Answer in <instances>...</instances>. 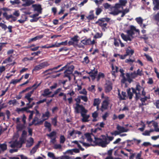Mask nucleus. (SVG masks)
I'll use <instances>...</instances> for the list:
<instances>
[{
    "label": "nucleus",
    "mask_w": 159,
    "mask_h": 159,
    "mask_svg": "<svg viewBox=\"0 0 159 159\" xmlns=\"http://www.w3.org/2000/svg\"><path fill=\"white\" fill-rule=\"evenodd\" d=\"M102 138L95 137V140L93 142L95 145L101 146L102 148H105L107 146L110 141L113 140L114 137L108 136L107 134V137L104 135H101Z\"/></svg>",
    "instance_id": "f257e3e1"
},
{
    "label": "nucleus",
    "mask_w": 159,
    "mask_h": 159,
    "mask_svg": "<svg viewBox=\"0 0 159 159\" xmlns=\"http://www.w3.org/2000/svg\"><path fill=\"white\" fill-rule=\"evenodd\" d=\"M81 110L80 114L81 116L82 117L81 121L82 122H88L89 121L88 119L89 117V115H87L85 114L87 112V110L82 105H80L78 104H76V106L75 108V112L76 113H79V108Z\"/></svg>",
    "instance_id": "f03ea898"
},
{
    "label": "nucleus",
    "mask_w": 159,
    "mask_h": 159,
    "mask_svg": "<svg viewBox=\"0 0 159 159\" xmlns=\"http://www.w3.org/2000/svg\"><path fill=\"white\" fill-rule=\"evenodd\" d=\"M62 66V64H60L53 68L47 69L44 71L43 72V73L45 74L47 73L46 74V75H48L53 74L55 73H56L57 72L62 71L63 70V69L64 68V67H62L59 70H57L60 67Z\"/></svg>",
    "instance_id": "7ed1b4c3"
},
{
    "label": "nucleus",
    "mask_w": 159,
    "mask_h": 159,
    "mask_svg": "<svg viewBox=\"0 0 159 159\" xmlns=\"http://www.w3.org/2000/svg\"><path fill=\"white\" fill-rule=\"evenodd\" d=\"M110 20L108 18H101L98 19V20L96 22L95 24H98L99 26L101 27L102 29H107L106 27L107 25V23Z\"/></svg>",
    "instance_id": "20e7f679"
},
{
    "label": "nucleus",
    "mask_w": 159,
    "mask_h": 159,
    "mask_svg": "<svg viewBox=\"0 0 159 159\" xmlns=\"http://www.w3.org/2000/svg\"><path fill=\"white\" fill-rule=\"evenodd\" d=\"M49 64L47 62H44L41 63L39 65L35 66L34 69L32 70V72H33L34 71H38L45 67H47L49 66Z\"/></svg>",
    "instance_id": "39448f33"
},
{
    "label": "nucleus",
    "mask_w": 159,
    "mask_h": 159,
    "mask_svg": "<svg viewBox=\"0 0 159 159\" xmlns=\"http://www.w3.org/2000/svg\"><path fill=\"white\" fill-rule=\"evenodd\" d=\"M112 89V84L110 81H106L104 86V91L106 93L110 92Z\"/></svg>",
    "instance_id": "423d86ee"
},
{
    "label": "nucleus",
    "mask_w": 159,
    "mask_h": 159,
    "mask_svg": "<svg viewBox=\"0 0 159 159\" xmlns=\"http://www.w3.org/2000/svg\"><path fill=\"white\" fill-rule=\"evenodd\" d=\"M3 16L7 20H9L10 18H11V20L10 22H12V21H15L17 19L16 17L12 15H8L7 12H4L3 13Z\"/></svg>",
    "instance_id": "0eeeda50"
},
{
    "label": "nucleus",
    "mask_w": 159,
    "mask_h": 159,
    "mask_svg": "<svg viewBox=\"0 0 159 159\" xmlns=\"http://www.w3.org/2000/svg\"><path fill=\"white\" fill-rule=\"evenodd\" d=\"M79 36L77 35H75L73 37L71 38L70 39L71 40L69 41L68 43V45L69 46L74 45L75 43H77L79 41Z\"/></svg>",
    "instance_id": "6e6552de"
},
{
    "label": "nucleus",
    "mask_w": 159,
    "mask_h": 159,
    "mask_svg": "<svg viewBox=\"0 0 159 159\" xmlns=\"http://www.w3.org/2000/svg\"><path fill=\"white\" fill-rule=\"evenodd\" d=\"M109 104V103L107 100H105L103 101L102 103V106L100 109L101 111L103 112L104 110L107 109Z\"/></svg>",
    "instance_id": "1a4fd4ad"
},
{
    "label": "nucleus",
    "mask_w": 159,
    "mask_h": 159,
    "mask_svg": "<svg viewBox=\"0 0 159 159\" xmlns=\"http://www.w3.org/2000/svg\"><path fill=\"white\" fill-rule=\"evenodd\" d=\"M32 6L34 9V11H37L39 13H41L42 8L41 5L34 4Z\"/></svg>",
    "instance_id": "9d476101"
},
{
    "label": "nucleus",
    "mask_w": 159,
    "mask_h": 159,
    "mask_svg": "<svg viewBox=\"0 0 159 159\" xmlns=\"http://www.w3.org/2000/svg\"><path fill=\"white\" fill-rule=\"evenodd\" d=\"M73 72L71 71L70 70H66L64 71V77L65 78L66 77L68 78L69 80H71V75H73L74 76V74H72Z\"/></svg>",
    "instance_id": "9b49d317"
},
{
    "label": "nucleus",
    "mask_w": 159,
    "mask_h": 159,
    "mask_svg": "<svg viewBox=\"0 0 159 159\" xmlns=\"http://www.w3.org/2000/svg\"><path fill=\"white\" fill-rule=\"evenodd\" d=\"M63 67H64L63 69V70H70L72 72H73L74 69L75 68L74 66L73 65H71L69 63L67 64Z\"/></svg>",
    "instance_id": "f8f14e48"
},
{
    "label": "nucleus",
    "mask_w": 159,
    "mask_h": 159,
    "mask_svg": "<svg viewBox=\"0 0 159 159\" xmlns=\"http://www.w3.org/2000/svg\"><path fill=\"white\" fill-rule=\"evenodd\" d=\"M153 3L154 5L153 9L154 11L159 10V0H152Z\"/></svg>",
    "instance_id": "ddd939ff"
},
{
    "label": "nucleus",
    "mask_w": 159,
    "mask_h": 159,
    "mask_svg": "<svg viewBox=\"0 0 159 159\" xmlns=\"http://www.w3.org/2000/svg\"><path fill=\"white\" fill-rule=\"evenodd\" d=\"M116 129L119 131L120 133L127 132L129 130L128 129H125V127L123 126H121L119 125H117Z\"/></svg>",
    "instance_id": "4468645a"
},
{
    "label": "nucleus",
    "mask_w": 159,
    "mask_h": 159,
    "mask_svg": "<svg viewBox=\"0 0 159 159\" xmlns=\"http://www.w3.org/2000/svg\"><path fill=\"white\" fill-rule=\"evenodd\" d=\"M81 42L84 45H90V38H85L81 40Z\"/></svg>",
    "instance_id": "2eb2a0df"
},
{
    "label": "nucleus",
    "mask_w": 159,
    "mask_h": 159,
    "mask_svg": "<svg viewBox=\"0 0 159 159\" xmlns=\"http://www.w3.org/2000/svg\"><path fill=\"white\" fill-rule=\"evenodd\" d=\"M41 143V141H39L38 143L32 148L30 152L33 154L35 153L36 152V151L38 148Z\"/></svg>",
    "instance_id": "dca6fc26"
},
{
    "label": "nucleus",
    "mask_w": 159,
    "mask_h": 159,
    "mask_svg": "<svg viewBox=\"0 0 159 159\" xmlns=\"http://www.w3.org/2000/svg\"><path fill=\"white\" fill-rule=\"evenodd\" d=\"M118 97L120 100H124L125 99V98L126 97V93L125 92L122 91L121 92V94L123 96V97H122V96L121 95L119 90H118Z\"/></svg>",
    "instance_id": "f3484780"
},
{
    "label": "nucleus",
    "mask_w": 159,
    "mask_h": 159,
    "mask_svg": "<svg viewBox=\"0 0 159 159\" xmlns=\"http://www.w3.org/2000/svg\"><path fill=\"white\" fill-rule=\"evenodd\" d=\"M84 135L88 141L92 142L93 141V139L91 138V135L93 136V134L92 133H86Z\"/></svg>",
    "instance_id": "a211bd4d"
},
{
    "label": "nucleus",
    "mask_w": 159,
    "mask_h": 159,
    "mask_svg": "<svg viewBox=\"0 0 159 159\" xmlns=\"http://www.w3.org/2000/svg\"><path fill=\"white\" fill-rule=\"evenodd\" d=\"M121 36L122 38L125 41H127L128 40L131 41V39L128 35H126L124 33H122L121 34Z\"/></svg>",
    "instance_id": "6ab92c4d"
},
{
    "label": "nucleus",
    "mask_w": 159,
    "mask_h": 159,
    "mask_svg": "<svg viewBox=\"0 0 159 159\" xmlns=\"http://www.w3.org/2000/svg\"><path fill=\"white\" fill-rule=\"evenodd\" d=\"M34 140L33 139L32 137H30L29 139V140L27 141L26 146L28 147H30L32 146L34 144Z\"/></svg>",
    "instance_id": "aec40b11"
},
{
    "label": "nucleus",
    "mask_w": 159,
    "mask_h": 159,
    "mask_svg": "<svg viewBox=\"0 0 159 159\" xmlns=\"http://www.w3.org/2000/svg\"><path fill=\"white\" fill-rule=\"evenodd\" d=\"M111 67L112 70V74L113 75H115V73L118 72V67L116 66L115 67L113 64H111Z\"/></svg>",
    "instance_id": "412c9836"
},
{
    "label": "nucleus",
    "mask_w": 159,
    "mask_h": 159,
    "mask_svg": "<svg viewBox=\"0 0 159 159\" xmlns=\"http://www.w3.org/2000/svg\"><path fill=\"white\" fill-rule=\"evenodd\" d=\"M50 116V113L49 112L47 111H46L44 113L42 114V118L44 119H46V120H48Z\"/></svg>",
    "instance_id": "4be33fe9"
},
{
    "label": "nucleus",
    "mask_w": 159,
    "mask_h": 159,
    "mask_svg": "<svg viewBox=\"0 0 159 159\" xmlns=\"http://www.w3.org/2000/svg\"><path fill=\"white\" fill-rule=\"evenodd\" d=\"M51 93V92L49 91L48 89H45L43 92V93L42 94V95L44 97H46L49 95H50Z\"/></svg>",
    "instance_id": "5701e85b"
},
{
    "label": "nucleus",
    "mask_w": 159,
    "mask_h": 159,
    "mask_svg": "<svg viewBox=\"0 0 159 159\" xmlns=\"http://www.w3.org/2000/svg\"><path fill=\"white\" fill-rule=\"evenodd\" d=\"M97 73L98 71L96 70L94 71V72L92 71H90L89 73V74L90 75V76L92 77V79L93 80L95 79V76L97 75Z\"/></svg>",
    "instance_id": "b1692460"
},
{
    "label": "nucleus",
    "mask_w": 159,
    "mask_h": 159,
    "mask_svg": "<svg viewBox=\"0 0 159 159\" xmlns=\"http://www.w3.org/2000/svg\"><path fill=\"white\" fill-rule=\"evenodd\" d=\"M93 11H90V14L87 17V18L89 20H93L94 18Z\"/></svg>",
    "instance_id": "393cba45"
},
{
    "label": "nucleus",
    "mask_w": 159,
    "mask_h": 159,
    "mask_svg": "<svg viewBox=\"0 0 159 159\" xmlns=\"http://www.w3.org/2000/svg\"><path fill=\"white\" fill-rule=\"evenodd\" d=\"M134 53V51L133 49L129 50V49L126 50L125 54L127 56L130 55L131 56Z\"/></svg>",
    "instance_id": "a878e982"
},
{
    "label": "nucleus",
    "mask_w": 159,
    "mask_h": 159,
    "mask_svg": "<svg viewBox=\"0 0 159 159\" xmlns=\"http://www.w3.org/2000/svg\"><path fill=\"white\" fill-rule=\"evenodd\" d=\"M100 102L101 101L99 98H95L93 101V105L94 106H99Z\"/></svg>",
    "instance_id": "bb28decb"
},
{
    "label": "nucleus",
    "mask_w": 159,
    "mask_h": 159,
    "mask_svg": "<svg viewBox=\"0 0 159 159\" xmlns=\"http://www.w3.org/2000/svg\"><path fill=\"white\" fill-rule=\"evenodd\" d=\"M52 123L54 126H56L57 125V116H55L53 118H51Z\"/></svg>",
    "instance_id": "cd10ccee"
},
{
    "label": "nucleus",
    "mask_w": 159,
    "mask_h": 159,
    "mask_svg": "<svg viewBox=\"0 0 159 159\" xmlns=\"http://www.w3.org/2000/svg\"><path fill=\"white\" fill-rule=\"evenodd\" d=\"M24 124H19L18 125L17 127L16 128L19 131H21L22 129H24L25 128V125Z\"/></svg>",
    "instance_id": "c85d7f7f"
},
{
    "label": "nucleus",
    "mask_w": 159,
    "mask_h": 159,
    "mask_svg": "<svg viewBox=\"0 0 159 159\" xmlns=\"http://www.w3.org/2000/svg\"><path fill=\"white\" fill-rule=\"evenodd\" d=\"M127 92L129 99H131L132 98L133 94V93L131 92V89L129 88L127 89Z\"/></svg>",
    "instance_id": "c756f323"
},
{
    "label": "nucleus",
    "mask_w": 159,
    "mask_h": 159,
    "mask_svg": "<svg viewBox=\"0 0 159 159\" xmlns=\"http://www.w3.org/2000/svg\"><path fill=\"white\" fill-rule=\"evenodd\" d=\"M34 89H33L31 91H30V92L27 93H26L25 94V98L27 99L28 98H30L32 94L34 93Z\"/></svg>",
    "instance_id": "7c9ffc66"
},
{
    "label": "nucleus",
    "mask_w": 159,
    "mask_h": 159,
    "mask_svg": "<svg viewBox=\"0 0 159 159\" xmlns=\"http://www.w3.org/2000/svg\"><path fill=\"white\" fill-rule=\"evenodd\" d=\"M126 76L127 79V81L129 83H131L133 81V79L131 78L130 74L127 73L126 74Z\"/></svg>",
    "instance_id": "2f4dec72"
},
{
    "label": "nucleus",
    "mask_w": 159,
    "mask_h": 159,
    "mask_svg": "<svg viewBox=\"0 0 159 159\" xmlns=\"http://www.w3.org/2000/svg\"><path fill=\"white\" fill-rule=\"evenodd\" d=\"M142 88L140 85L139 83H137L136 85L135 88L137 91H138V93L139 94H140V91Z\"/></svg>",
    "instance_id": "473e14b6"
},
{
    "label": "nucleus",
    "mask_w": 159,
    "mask_h": 159,
    "mask_svg": "<svg viewBox=\"0 0 159 159\" xmlns=\"http://www.w3.org/2000/svg\"><path fill=\"white\" fill-rule=\"evenodd\" d=\"M144 56L145 57L148 61H150L152 63L153 62L152 57L146 54H144Z\"/></svg>",
    "instance_id": "72a5a7b5"
},
{
    "label": "nucleus",
    "mask_w": 159,
    "mask_h": 159,
    "mask_svg": "<svg viewBox=\"0 0 159 159\" xmlns=\"http://www.w3.org/2000/svg\"><path fill=\"white\" fill-rule=\"evenodd\" d=\"M89 62V60L88 56H86L84 58L83 60L82 61V62L83 64H88Z\"/></svg>",
    "instance_id": "f704fd0d"
},
{
    "label": "nucleus",
    "mask_w": 159,
    "mask_h": 159,
    "mask_svg": "<svg viewBox=\"0 0 159 159\" xmlns=\"http://www.w3.org/2000/svg\"><path fill=\"white\" fill-rule=\"evenodd\" d=\"M0 148L3 151L6 150L7 149V145L5 143L0 144Z\"/></svg>",
    "instance_id": "c9c22d12"
},
{
    "label": "nucleus",
    "mask_w": 159,
    "mask_h": 159,
    "mask_svg": "<svg viewBox=\"0 0 159 159\" xmlns=\"http://www.w3.org/2000/svg\"><path fill=\"white\" fill-rule=\"evenodd\" d=\"M27 109H28V108L27 107H24L21 108H17L16 109V111L19 113L20 112H23V111H25V110H27Z\"/></svg>",
    "instance_id": "e433bc0d"
},
{
    "label": "nucleus",
    "mask_w": 159,
    "mask_h": 159,
    "mask_svg": "<svg viewBox=\"0 0 159 159\" xmlns=\"http://www.w3.org/2000/svg\"><path fill=\"white\" fill-rule=\"evenodd\" d=\"M57 134L56 132L55 131H53L50 133L49 134H47V136L50 137V138H51L52 137L55 136H56Z\"/></svg>",
    "instance_id": "4c0bfd02"
},
{
    "label": "nucleus",
    "mask_w": 159,
    "mask_h": 159,
    "mask_svg": "<svg viewBox=\"0 0 159 159\" xmlns=\"http://www.w3.org/2000/svg\"><path fill=\"white\" fill-rule=\"evenodd\" d=\"M120 11L115 9L113 11L110 12V14L114 16L117 15L120 13V12H119Z\"/></svg>",
    "instance_id": "58836bf2"
},
{
    "label": "nucleus",
    "mask_w": 159,
    "mask_h": 159,
    "mask_svg": "<svg viewBox=\"0 0 159 159\" xmlns=\"http://www.w3.org/2000/svg\"><path fill=\"white\" fill-rule=\"evenodd\" d=\"M135 20L138 24L140 25L142 24L143 20L141 17H139L136 18Z\"/></svg>",
    "instance_id": "ea45409f"
},
{
    "label": "nucleus",
    "mask_w": 159,
    "mask_h": 159,
    "mask_svg": "<svg viewBox=\"0 0 159 159\" xmlns=\"http://www.w3.org/2000/svg\"><path fill=\"white\" fill-rule=\"evenodd\" d=\"M126 32L129 37H132L133 35H134V33L133 31L131 30H128L126 31Z\"/></svg>",
    "instance_id": "a19ab883"
},
{
    "label": "nucleus",
    "mask_w": 159,
    "mask_h": 159,
    "mask_svg": "<svg viewBox=\"0 0 159 159\" xmlns=\"http://www.w3.org/2000/svg\"><path fill=\"white\" fill-rule=\"evenodd\" d=\"M119 2L121 6H124L127 3V0H119Z\"/></svg>",
    "instance_id": "79ce46f5"
},
{
    "label": "nucleus",
    "mask_w": 159,
    "mask_h": 159,
    "mask_svg": "<svg viewBox=\"0 0 159 159\" xmlns=\"http://www.w3.org/2000/svg\"><path fill=\"white\" fill-rule=\"evenodd\" d=\"M102 35V33L100 34L99 33H97L96 34L93 36V38L95 39L99 38H101Z\"/></svg>",
    "instance_id": "37998d69"
},
{
    "label": "nucleus",
    "mask_w": 159,
    "mask_h": 159,
    "mask_svg": "<svg viewBox=\"0 0 159 159\" xmlns=\"http://www.w3.org/2000/svg\"><path fill=\"white\" fill-rule=\"evenodd\" d=\"M153 18L155 20L159 21V11L153 16Z\"/></svg>",
    "instance_id": "c03bdc74"
},
{
    "label": "nucleus",
    "mask_w": 159,
    "mask_h": 159,
    "mask_svg": "<svg viewBox=\"0 0 159 159\" xmlns=\"http://www.w3.org/2000/svg\"><path fill=\"white\" fill-rule=\"evenodd\" d=\"M12 57V55H11L10 57L6 59L4 61H3V63H7V62H9L12 61V59L11 58V57Z\"/></svg>",
    "instance_id": "a18cd8bd"
},
{
    "label": "nucleus",
    "mask_w": 159,
    "mask_h": 159,
    "mask_svg": "<svg viewBox=\"0 0 159 159\" xmlns=\"http://www.w3.org/2000/svg\"><path fill=\"white\" fill-rule=\"evenodd\" d=\"M69 50V48H68L66 47H64L62 48H60L59 49L58 52H60L62 51H66Z\"/></svg>",
    "instance_id": "49530a36"
},
{
    "label": "nucleus",
    "mask_w": 159,
    "mask_h": 159,
    "mask_svg": "<svg viewBox=\"0 0 159 159\" xmlns=\"http://www.w3.org/2000/svg\"><path fill=\"white\" fill-rule=\"evenodd\" d=\"M34 57H30V58L25 57H24L22 60L23 62H25L28 61H32L33 60Z\"/></svg>",
    "instance_id": "de8ad7c7"
},
{
    "label": "nucleus",
    "mask_w": 159,
    "mask_h": 159,
    "mask_svg": "<svg viewBox=\"0 0 159 159\" xmlns=\"http://www.w3.org/2000/svg\"><path fill=\"white\" fill-rule=\"evenodd\" d=\"M131 78L132 79H134L136 77H137V75L136 74V72L134 71V72H132L130 73Z\"/></svg>",
    "instance_id": "09e8293b"
},
{
    "label": "nucleus",
    "mask_w": 159,
    "mask_h": 159,
    "mask_svg": "<svg viewBox=\"0 0 159 159\" xmlns=\"http://www.w3.org/2000/svg\"><path fill=\"white\" fill-rule=\"evenodd\" d=\"M102 9L100 8H98L96 9V14L97 15H99L100 13L102 12Z\"/></svg>",
    "instance_id": "8fccbe9b"
},
{
    "label": "nucleus",
    "mask_w": 159,
    "mask_h": 159,
    "mask_svg": "<svg viewBox=\"0 0 159 159\" xmlns=\"http://www.w3.org/2000/svg\"><path fill=\"white\" fill-rule=\"evenodd\" d=\"M25 139L23 137H20L19 138V141L20 143V148L21 147L23 144L25 143Z\"/></svg>",
    "instance_id": "3c124183"
},
{
    "label": "nucleus",
    "mask_w": 159,
    "mask_h": 159,
    "mask_svg": "<svg viewBox=\"0 0 159 159\" xmlns=\"http://www.w3.org/2000/svg\"><path fill=\"white\" fill-rule=\"evenodd\" d=\"M136 74L137 75H139L140 76H141L143 74L142 73V70H140L139 69H138L137 70V72H136Z\"/></svg>",
    "instance_id": "603ef678"
},
{
    "label": "nucleus",
    "mask_w": 159,
    "mask_h": 159,
    "mask_svg": "<svg viewBox=\"0 0 159 159\" xmlns=\"http://www.w3.org/2000/svg\"><path fill=\"white\" fill-rule=\"evenodd\" d=\"M65 141V138L63 135H61L60 136V141L61 143H63Z\"/></svg>",
    "instance_id": "864d4df0"
},
{
    "label": "nucleus",
    "mask_w": 159,
    "mask_h": 159,
    "mask_svg": "<svg viewBox=\"0 0 159 159\" xmlns=\"http://www.w3.org/2000/svg\"><path fill=\"white\" fill-rule=\"evenodd\" d=\"M32 4L31 2L30 1H26L25 3H24L22 4V6L24 7L29 6H30Z\"/></svg>",
    "instance_id": "5fc2aeb1"
},
{
    "label": "nucleus",
    "mask_w": 159,
    "mask_h": 159,
    "mask_svg": "<svg viewBox=\"0 0 159 159\" xmlns=\"http://www.w3.org/2000/svg\"><path fill=\"white\" fill-rule=\"evenodd\" d=\"M20 82L19 81V80L18 79H16V80H12L10 82V84H15L16 83H19Z\"/></svg>",
    "instance_id": "6e6d98bb"
},
{
    "label": "nucleus",
    "mask_w": 159,
    "mask_h": 159,
    "mask_svg": "<svg viewBox=\"0 0 159 159\" xmlns=\"http://www.w3.org/2000/svg\"><path fill=\"white\" fill-rule=\"evenodd\" d=\"M80 98L82 100L85 102H86L88 100L87 97L86 96H80Z\"/></svg>",
    "instance_id": "4d7b16f0"
},
{
    "label": "nucleus",
    "mask_w": 159,
    "mask_h": 159,
    "mask_svg": "<svg viewBox=\"0 0 159 159\" xmlns=\"http://www.w3.org/2000/svg\"><path fill=\"white\" fill-rule=\"evenodd\" d=\"M122 79L121 80V82L122 84H125V85H126V83L125 82L126 81H127V79L125 78V76L122 77Z\"/></svg>",
    "instance_id": "13d9d810"
},
{
    "label": "nucleus",
    "mask_w": 159,
    "mask_h": 159,
    "mask_svg": "<svg viewBox=\"0 0 159 159\" xmlns=\"http://www.w3.org/2000/svg\"><path fill=\"white\" fill-rule=\"evenodd\" d=\"M46 120V119H44L43 118L42 120H40L39 121H38L37 123L34 124V125L36 126L37 125H40L42 124L43 122Z\"/></svg>",
    "instance_id": "bf43d9fd"
},
{
    "label": "nucleus",
    "mask_w": 159,
    "mask_h": 159,
    "mask_svg": "<svg viewBox=\"0 0 159 159\" xmlns=\"http://www.w3.org/2000/svg\"><path fill=\"white\" fill-rule=\"evenodd\" d=\"M44 126L48 128H50V127L51 126V124L49 122H48L47 121H45L44 123Z\"/></svg>",
    "instance_id": "052dcab7"
},
{
    "label": "nucleus",
    "mask_w": 159,
    "mask_h": 159,
    "mask_svg": "<svg viewBox=\"0 0 159 159\" xmlns=\"http://www.w3.org/2000/svg\"><path fill=\"white\" fill-rule=\"evenodd\" d=\"M16 99H14L13 100H10L8 102V103L9 105L13 104L14 105L16 102Z\"/></svg>",
    "instance_id": "680f3d73"
},
{
    "label": "nucleus",
    "mask_w": 159,
    "mask_h": 159,
    "mask_svg": "<svg viewBox=\"0 0 159 159\" xmlns=\"http://www.w3.org/2000/svg\"><path fill=\"white\" fill-rule=\"evenodd\" d=\"M108 113L107 112H106L102 116V118L103 120H106V118L108 116Z\"/></svg>",
    "instance_id": "e2e57ef3"
},
{
    "label": "nucleus",
    "mask_w": 159,
    "mask_h": 159,
    "mask_svg": "<svg viewBox=\"0 0 159 159\" xmlns=\"http://www.w3.org/2000/svg\"><path fill=\"white\" fill-rule=\"evenodd\" d=\"M125 61V63H129V64L131 65V63H130L129 62H131L132 63H133V62L135 61L134 60L129 59H126Z\"/></svg>",
    "instance_id": "0e129e2a"
},
{
    "label": "nucleus",
    "mask_w": 159,
    "mask_h": 159,
    "mask_svg": "<svg viewBox=\"0 0 159 159\" xmlns=\"http://www.w3.org/2000/svg\"><path fill=\"white\" fill-rule=\"evenodd\" d=\"M129 8H125L124 10H123V11L120 10V11L119 12H120V13L121 12H124L125 14L128 12H129Z\"/></svg>",
    "instance_id": "69168bd1"
},
{
    "label": "nucleus",
    "mask_w": 159,
    "mask_h": 159,
    "mask_svg": "<svg viewBox=\"0 0 159 159\" xmlns=\"http://www.w3.org/2000/svg\"><path fill=\"white\" fill-rule=\"evenodd\" d=\"M98 115V114L97 111H95L93 113H92V116L94 118H96Z\"/></svg>",
    "instance_id": "338daca9"
},
{
    "label": "nucleus",
    "mask_w": 159,
    "mask_h": 159,
    "mask_svg": "<svg viewBox=\"0 0 159 159\" xmlns=\"http://www.w3.org/2000/svg\"><path fill=\"white\" fill-rule=\"evenodd\" d=\"M142 135L144 136H150V134L148 130H146L144 132L142 133Z\"/></svg>",
    "instance_id": "774afa93"
}]
</instances>
